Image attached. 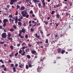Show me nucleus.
I'll return each instance as SVG.
<instances>
[{
  "label": "nucleus",
  "mask_w": 73,
  "mask_h": 73,
  "mask_svg": "<svg viewBox=\"0 0 73 73\" xmlns=\"http://www.w3.org/2000/svg\"><path fill=\"white\" fill-rule=\"evenodd\" d=\"M7 35L8 36V39H9V40H10L11 42H12L13 41V39H12V37H10L11 36V34H10L9 32L8 34Z\"/></svg>",
  "instance_id": "obj_1"
},
{
  "label": "nucleus",
  "mask_w": 73,
  "mask_h": 73,
  "mask_svg": "<svg viewBox=\"0 0 73 73\" xmlns=\"http://www.w3.org/2000/svg\"><path fill=\"white\" fill-rule=\"evenodd\" d=\"M21 14L22 15V16L23 17H25L26 16V15L28 14V13L27 12V11L25 10V12H24V11H22Z\"/></svg>",
  "instance_id": "obj_2"
},
{
  "label": "nucleus",
  "mask_w": 73,
  "mask_h": 73,
  "mask_svg": "<svg viewBox=\"0 0 73 73\" xmlns=\"http://www.w3.org/2000/svg\"><path fill=\"white\" fill-rule=\"evenodd\" d=\"M37 70V72L40 73L41 71H42V68L41 67V65L39 66Z\"/></svg>",
  "instance_id": "obj_3"
},
{
  "label": "nucleus",
  "mask_w": 73,
  "mask_h": 73,
  "mask_svg": "<svg viewBox=\"0 0 73 73\" xmlns=\"http://www.w3.org/2000/svg\"><path fill=\"white\" fill-rule=\"evenodd\" d=\"M1 37L3 38H5L7 37V34L5 33H3L1 35Z\"/></svg>",
  "instance_id": "obj_4"
},
{
  "label": "nucleus",
  "mask_w": 73,
  "mask_h": 73,
  "mask_svg": "<svg viewBox=\"0 0 73 73\" xmlns=\"http://www.w3.org/2000/svg\"><path fill=\"white\" fill-rule=\"evenodd\" d=\"M17 1V0H11V2L10 3V4L11 5H12V4H13V3H15V2H16Z\"/></svg>",
  "instance_id": "obj_5"
},
{
  "label": "nucleus",
  "mask_w": 73,
  "mask_h": 73,
  "mask_svg": "<svg viewBox=\"0 0 73 73\" xmlns=\"http://www.w3.org/2000/svg\"><path fill=\"white\" fill-rule=\"evenodd\" d=\"M25 29H22V30H20L19 33H25Z\"/></svg>",
  "instance_id": "obj_6"
},
{
  "label": "nucleus",
  "mask_w": 73,
  "mask_h": 73,
  "mask_svg": "<svg viewBox=\"0 0 73 73\" xmlns=\"http://www.w3.org/2000/svg\"><path fill=\"white\" fill-rule=\"evenodd\" d=\"M42 3V6L43 7H45V0H41Z\"/></svg>",
  "instance_id": "obj_7"
},
{
  "label": "nucleus",
  "mask_w": 73,
  "mask_h": 73,
  "mask_svg": "<svg viewBox=\"0 0 73 73\" xmlns=\"http://www.w3.org/2000/svg\"><path fill=\"white\" fill-rule=\"evenodd\" d=\"M30 50H31V53L33 54H35L36 53V51L35 50H32L31 49Z\"/></svg>",
  "instance_id": "obj_8"
},
{
  "label": "nucleus",
  "mask_w": 73,
  "mask_h": 73,
  "mask_svg": "<svg viewBox=\"0 0 73 73\" xmlns=\"http://www.w3.org/2000/svg\"><path fill=\"white\" fill-rule=\"evenodd\" d=\"M57 51L58 53H60L61 52V49L60 48H58L57 49Z\"/></svg>",
  "instance_id": "obj_9"
},
{
  "label": "nucleus",
  "mask_w": 73,
  "mask_h": 73,
  "mask_svg": "<svg viewBox=\"0 0 73 73\" xmlns=\"http://www.w3.org/2000/svg\"><path fill=\"white\" fill-rule=\"evenodd\" d=\"M33 1L35 3H41V1L40 0H33Z\"/></svg>",
  "instance_id": "obj_10"
},
{
  "label": "nucleus",
  "mask_w": 73,
  "mask_h": 73,
  "mask_svg": "<svg viewBox=\"0 0 73 73\" xmlns=\"http://www.w3.org/2000/svg\"><path fill=\"white\" fill-rule=\"evenodd\" d=\"M9 21L10 23H14V20L13 19H12L11 18H10L9 19Z\"/></svg>",
  "instance_id": "obj_11"
},
{
  "label": "nucleus",
  "mask_w": 73,
  "mask_h": 73,
  "mask_svg": "<svg viewBox=\"0 0 73 73\" xmlns=\"http://www.w3.org/2000/svg\"><path fill=\"white\" fill-rule=\"evenodd\" d=\"M34 35H35V37H37L38 39H39L40 38V36L37 35V33H36Z\"/></svg>",
  "instance_id": "obj_12"
},
{
  "label": "nucleus",
  "mask_w": 73,
  "mask_h": 73,
  "mask_svg": "<svg viewBox=\"0 0 73 73\" xmlns=\"http://www.w3.org/2000/svg\"><path fill=\"white\" fill-rule=\"evenodd\" d=\"M56 17L57 19H59L60 17V15L58 14H56Z\"/></svg>",
  "instance_id": "obj_13"
},
{
  "label": "nucleus",
  "mask_w": 73,
  "mask_h": 73,
  "mask_svg": "<svg viewBox=\"0 0 73 73\" xmlns=\"http://www.w3.org/2000/svg\"><path fill=\"white\" fill-rule=\"evenodd\" d=\"M18 20V17H17V16H16L15 18V23H17V20Z\"/></svg>",
  "instance_id": "obj_14"
},
{
  "label": "nucleus",
  "mask_w": 73,
  "mask_h": 73,
  "mask_svg": "<svg viewBox=\"0 0 73 73\" xmlns=\"http://www.w3.org/2000/svg\"><path fill=\"white\" fill-rule=\"evenodd\" d=\"M8 19H5L3 20V23H6L7 22H8Z\"/></svg>",
  "instance_id": "obj_15"
},
{
  "label": "nucleus",
  "mask_w": 73,
  "mask_h": 73,
  "mask_svg": "<svg viewBox=\"0 0 73 73\" xmlns=\"http://www.w3.org/2000/svg\"><path fill=\"white\" fill-rule=\"evenodd\" d=\"M21 10L22 11H23V10H24L25 9V7L24 6H22L21 8Z\"/></svg>",
  "instance_id": "obj_16"
},
{
  "label": "nucleus",
  "mask_w": 73,
  "mask_h": 73,
  "mask_svg": "<svg viewBox=\"0 0 73 73\" xmlns=\"http://www.w3.org/2000/svg\"><path fill=\"white\" fill-rule=\"evenodd\" d=\"M18 24L19 26H20V27H21V25H22V23H21V22H19Z\"/></svg>",
  "instance_id": "obj_17"
},
{
  "label": "nucleus",
  "mask_w": 73,
  "mask_h": 73,
  "mask_svg": "<svg viewBox=\"0 0 73 73\" xmlns=\"http://www.w3.org/2000/svg\"><path fill=\"white\" fill-rule=\"evenodd\" d=\"M13 72H16V67H13Z\"/></svg>",
  "instance_id": "obj_18"
},
{
  "label": "nucleus",
  "mask_w": 73,
  "mask_h": 73,
  "mask_svg": "<svg viewBox=\"0 0 73 73\" xmlns=\"http://www.w3.org/2000/svg\"><path fill=\"white\" fill-rule=\"evenodd\" d=\"M23 25H24V26H27V25H28V23L27 22L24 23L23 24Z\"/></svg>",
  "instance_id": "obj_19"
},
{
  "label": "nucleus",
  "mask_w": 73,
  "mask_h": 73,
  "mask_svg": "<svg viewBox=\"0 0 73 73\" xmlns=\"http://www.w3.org/2000/svg\"><path fill=\"white\" fill-rule=\"evenodd\" d=\"M38 6L39 7V8H40V7H41V8H42V6H41V3H39L38 4Z\"/></svg>",
  "instance_id": "obj_20"
},
{
  "label": "nucleus",
  "mask_w": 73,
  "mask_h": 73,
  "mask_svg": "<svg viewBox=\"0 0 73 73\" xmlns=\"http://www.w3.org/2000/svg\"><path fill=\"white\" fill-rule=\"evenodd\" d=\"M14 30H15L14 29H13V28H12L10 29V32H13L14 31Z\"/></svg>",
  "instance_id": "obj_21"
},
{
  "label": "nucleus",
  "mask_w": 73,
  "mask_h": 73,
  "mask_svg": "<svg viewBox=\"0 0 73 73\" xmlns=\"http://www.w3.org/2000/svg\"><path fill=\"white\" fill-rule=\"evenodd\" d=\"M25 51L26 52H29V48H26L25 50Z\"/></svg>",
  "instance_id": "obj_22"
},
{
  "label": "nucleus",
  "mask_w": 73,
  "mask_h": 73,
  "mask_svg": "<svg viewBox=\"0 0 73 73\" xmlns=\"http://www.w3.org/2000/svg\"><path fill=\"white\" fill-rule=\"evenodd\" d=\"M32 61H29V62H28V65H32Z\"/></svg>",
  "instance_id": "obj_23"
},
{
  "label": "nucleus",
  "mask_w": 73,
  "mask_h": 73,
  "mask_svg": "<svg viewBox=\"0 0 73 73\" xmlns=\"http://www.w3.org/2000/svg\"><path fill=\"white\" fill-rule=\"evenodd\" d=\"M26 53L25 52H23V53L21 54V55L22 56H25V54Z\"/></svg>",
  "instance_id": "obj_24"
},
{
  "label": "nucleus",
  "mask_w": 73,
  "mask_h": 73,
  "mask_svg": "<svg viewBox=\"0 0 73 73\" xmlns=\"http://www.w3.org/2000/svg\"><path fill=\"white\" fill-rule=\"evenodd\" d=\"M13 54H14V52H12L11 54V55H9V56L10 57H13Z\"/></svg>",
  "instance_id": "obj_25"
},
{
  "label": "nucleus",
  "mask_w": 73,
  "mask_h": 73,
  "mask_svg": "<svg viewBox=\"0 0 73 73\" xmlns=\"http://www.w3.org/2000/svg\"><path fill=\"white\" fill-rule=\"evenodd\" d=\"M27 57L28 58L30 59L31 58V56L29 55H27Z\"/></svg>",
  "instance_id": "obj_26"
},
{
  "label": "nucleus",
  "mask_w": 73,
  "mask_h": 73,
  "mask_svg": "<svg viewBox=\"0 0 73 73\" xmlns=\"http://www.w3.org/2000/svg\"><path fill=\"white\" fill-rule=\"evenodd\" d=\"M65 50H62L61 51V53L62 54H64V53H65Z\"/></svg>",
  "instance_id": "obj_27"
},
{
  "label": "nucleus",
  "mask_w": 73,
  "mask_h": 73,
  "mask_svg": "<svg viewBox=\"0 0 73 73\" xmlns=\"http://www.w3.org/2000/svg\"><path fill=\"white\" fill-rule=\"evenodd\" d=\"M19 54V52H17L15 54V57H17V56Z\"/></svg>",
  "instance_id": "obj_28"
},
{
  "label": "nucleus",
  "mask_w": 73,
  "mask_h": 73,
  "mask_svg": "<svg viewBox=\"0 0 73 73\" xmlns=\"http://www.w3.org/2000/svg\"><path fill=\"white\" fill-rule=\"evenodd\" d=\"M9 17L10 18H12V17H13V16H12V15L11 14V15H9Z\"/></svg>",
  "instance_id": "obj_29"
},
{
  "label": "nucleus",
  "mask_w": 73,
  "mask_h": 73,
  "mask_svg": "<svg viewBox=\"0 0 73 73\" xmlns=\"http://www.w3.org/2000/svg\"><path fill=\"white\" fill-rule=\"evenodd\" d=\"M23 64H21V65H19V67L20 68H23Z\"/></svg>",
  "instance_id": "obj_30"
},
{
  "label": "nucleus",
  "mask_w": 73,
  "mask_h": 73,
  "mask_svg": "<svg viewBox=\"0 0 73 73\" xmlns=\"http://www.w3.org/2000/svg\"><path fill=\"white\" fill-rule=\"evenodd\" d=\"M54 13H55V11H52L51 12V15H54Z\"/></svg>",
  "instance_id": "obj_31"
},
{
  "label": "nucleus",
  "mask_w": 73,
  "mask_h": 73,
  "mask_svg": "<svg viewBox=\"0 0 73 73\" xmlns=\"http://www.w3.org/2000/svg\"><path fill=\"white\" fill-rule=\"evenodd\" d=\"M25 37L26 38H28V36L27 34H25Z\"/></svg>",
  "instance_id": "obj_32"
},
{
  "label": "nucleus",
  "mask_w": 73,
  "mask_h": 73,
  "mask_svg": "<svg viewBox=\"0 0 73 73\" xmlns=\"http://www.w3.org/2000/svg\"><path fill=\"white\" fill-rule=\"evenodd\" d=\"M11 49V50H13V46H11L10 47Z\"/></svg>",
  "instance_id": "obj_33"
},
{
  "label": "nucleus",
  "mask_w": 73,
  "mask_h": 73,
  "mask_svg": "<svg viewBox=\"0 0 73 73\" xmlns=\"http://www.w3.org/2000/svg\"><path fill=\"white\" fill-rule=\"evenodd\" d=\"M29 65V68H32V64H28Z\"/></svg>",
  "instance_id": "obj_34"
},
{
  "label": "nucleus",
  "mask_w": 73,
  "mask_h": 73,
  "mask_svg": "<svg viewBox=\"0 0 73 73\" xmlns=\"http://www.w3.org/2000/svg\"><path fill=\"white\" fill-rule=\"evenodd\" d=\"M44 24H46V25H48V21L45 22Z\"/></svg>",
  "instance_id": "obj_35"
},
{
  "label": "nucleus",
  "mask_w": 73,
  "mask_h": 73,
  "mask_svg": "<svg viewBox=\"0 0 73 73\" xmlns=\"http://www.w3.org/2000/svg\"><path fill=\"white\" fill-rule=\"evenodd\" d=\"M20 8V6L19 5H17V9H18L19 8Z\"/></svg>",
  "instance_id": "obj_36"
},
{
  "label": "nucleus",
  "mask_w": 73,
  "mask_h": 73,
  "mask_svg": "<svg viewBox=\"0 0 73 73\" xmlns=\"http://www.w3.org/2000/svg\"><path fill=\"white\" fill-rule=\"evenodd\" d=\"M46 43H48V39H46V41H45Z\"/></svg>",
  "instance_id": "obj_37"
},
{
  "label": "nucleus",
  "mask_w": 73,
  "mask_h": 73,
  "mask_svg": "<svg viewBox=\"0 0 73 73\" xmlns=\"http://www.w3.org/2000/svg\"><path fill=\"white\" fill-rule=\"evenodd\" d=\"M19 54H21L22 53V50L20 49V50L19 51Z\"/></svg>",
  "instance_id": "obj_38"
},
{
  "label": "nucleus",
  "mask_w": 73,
  "mask_h": 73,
  "mask_svg": "<svg viewBox=\"0 0 73 73\" xmlns=\"http://www.w3.org/2000/svg\"><path fill=\"white\" fill-rule=\"evenodd\" d=\"M36 43L37 44V45H39L40 44V42H39V41L36 42Z\"/></svg>",
  "instance_id": "obj_39"
},
{
  "label": "nucleus",
  "mask_w": 73,
  "mask_h": 73,
  "mask_svg": "<svg viewBox=\"0 0 73 73\" xmlns=\"http://www.w3.org/2000/svg\"><path fill=\"white\" fill-rule=\"evenodd\" d=\"M22 45H23V46H25V45H26V44L25 43V42H24L23 43Z\"/></svg>",
  "instance_id": "obj_40"
},
{
  "label": "nucleus",
  "mask_w": 73,
  "mask_h": 73,
  "mask_svg": "<svg viewBox=\"0 0 73 73\" xmlns=\"http://www.w3.org/2000/svg\"><path fill=\"white\" fill-rule=\"evenodd\" d=\"M10 7V6L9 5H7L6 6V7L7 8H9Z\"/></svg>",
  "instance_id": "obj_41"
},
{
  "label": "nucleus",
  "mask_w": 73,
  "mask_h": 73,
  "mask_svg": "<svg viewBox=\"0 0 73 73\" xmlns=\"http://www.w3.org/2000/svg\"><path fill=\"white\" fill-rule=\"evenodd\" d=\"M40 61L41 62H42V63L43 62V61H44V59H42L40 60Z\"/></svg>",
  "instance_id": "obj_42"
},
{
  "label": "nucleus",
  "mask_w": 73,
  "mask_h": 73,
  "mask_svg": "<svg viewBox=\"0 0 73 73\" xmlns=\"http://www.w3.org/2000/svg\"><path fill=\"white\" fill-rule=\"evenodd\" d=\"M11 67H13L14 66V64H11Z\"/></svg>",
  "instance_id": "obj_43"
},
{
  "label": "nucleus",
  "mask_w": 73,
  "mask_h": 73,
  "mask_svg": "<svg viewBox=\"0 0 73 73\" xmlns=\"http://www.w3.org/2000/svg\"><path fill=\"white\" fill-rule=\"evenodd\" d=\"M26 69H28L29 68H28V65H26Z\"/></svg>",
  "instance_id": "obj_44"
},
{
  "label": "nucleus",
  "mask_w": 73,
  "mask_h": 73,
  "mask_svg": "<svg viewBox=\"0 0 73 73\" xmlns=\"http://www.w3.org/2000/svg\"><path fill=\"white\" fill-rule=\"evenodd\" d=\"M13 28H14V29H16V26L15 25H14L13 27Z\"/></svg>",
  "instance_id": "obj_45"
},
{
  "label": "nucleus",
  "mask_w": 73,
  "mask_h": 73,
  "mask_svg": "<svg viewBox=\"0 0 73 73\" xmlns=\"http://www.w3.org/2000/svg\"><path fill=\"white\" fill-rule=\"evenodd\" d=\"M3 27H5L6 26V25H7V23H3Z\"/></svg>",
  "instance_id": "obj_46"
},
{
  "label": "nucleus",
  "mask_w": 73,
  "mask_h": 73,
  "mask_svg": "<svg viewBox=\"0 0 73 73\" xmlns=\"http://www.w3.org/2000/svg\"><path fill=\"white\" fill-rule=\"evenodd\" d=\"M56 6L57 8L60 7V5H59V4H58L57 5H56Z\"/></svg>",
  "instance_id": "obj_47"
},
{
  "label": "nucleus",
  "mask_w": 73,
  "mask_h": 73,
  "mask_svg": "<svg viewBox=\"0 0 73 73\" xmlns=\"http://www.w3.org/2000/svg\"><path fill=\"white\" fill-rule=\"evenodd\" d=\"M40 33H41V34H42V35L43 34V32L42 31H41V30H40Z\"/></svg>",
  "instance_id": "obj_48"
},
{
  "label": "nucleus",
  "mask_w": 73,
  "mask_h": 73,
  "mask_svg": "<svg viewBox=\"0 0 73 73\" xmlns=\"http://www.w3.org/2000/svg\"><path fill=\"white\" fill-rule=\"evenodd\" d=\"M15 67H17L18 66V64H15Z\"/></svg>",
  "instance_id": "obj_49"
},
{
  "label": "nucleus",
  "mask_w": 73,
  "mask_h": 73,
  "mask_svg": "<svg viewBox=\"0 0 73 73\" xmlns=\"http://www.w3.org/2000/svg\"><path fill=\"white\" fill-rule=\"evenodd\" d=\"M1 67L2 68H4V67H5V65H4V64H3L2 65Z\"/></svg>",
  "instance_id": "obj_50"
},
{
  "label": "nucleus",
  "mask_w": 73,
  "mask_h": 73,
  "mask_svg": "<svg viewBox=\"0 0 73 73\" xmlns=\"http://www.w3.org/2000/svg\"><path fill=\"white\" fill-rule=\"evenodd\" d=\"M23 19V16H21V17H20V19L21 20L22 19Z\"/></svg>",
  "instance_id": "obj_51"
},
{
  "label": "nucleus",
  "mask_w": 73,
  "mask_h": 73,
  "mask_svg": "<svg viewBox=\"0 0 73 73\" xmlns=\"http://www.w3.org/2000/svg\"><path fill=\"white\" fill-rule=\"evenodd\" d=\"M29 15L28 14L26 16V18H28L29 17Z\"/></svg>",
  "instance_id": "obj_52"
},
{
  "label": "nucleus",
  "mask_w": 73,
  "mask_h": 73,
  "mask_svg": "<svg viewBox=\"0 0 73 73\" xmlns=\"http://www.w3.org/2000/svg\"><path fill=\"white\" fill-rule=\"evenodd\" d=\"M28 45H29V47H31V46H32V45L30 44H29Z\"/></svg>",
  "instance_id": "obj_53"
},
{
  "label": "nucleus",
  "mask_w": 73,
  "mask_h": 73,
  "mask_svg": "<svg viewBox=\"0 0 73 73\" xmlns=\"http://www.w3.org/2000/svg\"><path fill=\"white\" fill-rule=\"evenodd\" d=\"M31 32H33V31H34L33 29L32 28H31Z\"/></svg>",
  "instance_id": "obj_54"
},
{
  "label": "nucleus",
  "mask_w": 73,
  "mask_h": 73,
  "mask_svg": "<svg viewBox=\"0 0 73 73\" xmlns=\"http://www.w3.org/2000/svg\"><path fill=\"white\" fill-rule=\"evenodd\" d=\"M18 21H21L22 20L21 19H18Z\"/></svg>",
  "instance_id": "obj_55"
},
{
  "label": "nucleus",
  "mask_w": 73,
  "mask_h": 73,
  "mask_svg": "<svg viewBox=\"0 0 73 73\" xmlns=\"http://www.w3.org/2000/svg\"><path fill=\"white\" fill-rule=\"evenodd\" d=\"M3 32H7V30L5 29H4L3 30Z\"/></svg>",
  "instance_id": "obj_56"
},
{
  "label": "nucleus",
  "mask_w": 73,
  "mask_h": 73,
  "mask_svg": "<svg viewBox=\"0 0 73 73\" xmlns=\"http://www.w3.org/2000/svg\"><path fill=\"white\" fill-rule=\"evenodd\" d=\"M58 25H59V23H57L56 24V27H58Z\"/></svg>",
  "instance_id": "obj_57"
},
{
  "label": "nucleus",
  "mask_w": 73,
  "mask_h": 73,
  "mask_svg": "<svg viewBox=\"0 0 73 73\" xmlns=\"http://www.w3.org/2000/svg\"><path fill=\"white\" fill-rule=\"evenodd\" d=\"M21 34L20 33L19 34V36L20 37H21Z\"/></svg>",
  "instance_id": "obj_58"
},
{
  "label": "nucleus",
  "mask_w": 73,
  "mask_h": 73,
  "mask_svg": "<svg viewBox=\"0 0 73 73\" xmlns=\"http://www.w3.org/2000/svg\"><path fill=\"white\" fill-rule=\"evenodd\" d=\"M4 71H6V70H7V69H6V68L5 67L4 68Z\"/></svg>",
  "instance_id": "obj_59"
},
{
  "label": "nucleus",
  "mask_w": 73,
  "mask_h": 73,
  "mask_svg": "<svg viewBox=\"0 0 73 73\" xmlns=\"http://www.w3.org/2000/svg\"><path fill=\"white\" fill-rule=\"evenodd\" d=\"M17 46H20V44H18L17 45Z\"/></svg>",
  "instance_id": "obj_60"
},
{
  "label": "nucleus",
  "mask_w": 73,
  "mask_h": 73,
  "mask_svg": "<svg viewBox=\"0 0 73 73\" xmlns=\"http://www.w3.org/2000/svg\"><path fill=\"white\" fill-rule=\"evenodd\" d=\"M0 29H3V27H2V26L0 25Z\"/></svg>",
  "instance_id": "obj_61"
},
{
  "label": "nucleus",
  "mask_w": 73,
  "mask_h": 73,
  "mask_svg": "<svg viewBox=\"0 0 73 73\" xmlns=\"http://www.w3.org/2000/svg\"><path fill=\"white\" fill-rule=\"evenodd\" d=\"M25 48V46H23L22 47V49L23 50V49H24Z\"/></svg>",
  "instance_id": "obj_62"
},
{
  "label": "nucleus",
  "mask_w": 73,
  "mask_h": 73,
  "mask_svg": "<svg viewBox=\"0 0 73 73\" xmlns=\"http://www.w3.org/2000/svg\"><path fill=\"white\" fill-rule=\"evenodd\" d=\"M30 14H31V13H33V11H32V10H31L30 11Z\"/></svg>",
  "instance_id": "obj_63"
},
{
  "label": "nucleus",
  "mask_w": 73,
  "mask_h": 73,
  "mask_svg": "<svg viewBox=\"0 0 73 73\" xmlns=\"http://www.w3.org/2000/svg\"><path fill=\"white\" fill-rule=\"evenodd\" d=\"M41 48H44V46H40Z\"/></svg>",
  "instance_id": "obj_64"
}]
</instances>
